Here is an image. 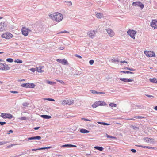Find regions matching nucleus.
<instances>
[{
    "mask_svg": "<svg viewBox=\"0 0 157 157\" xmlns=\"http://www.w3.org/2000/svg\"><path fill=\"white\" fill-rule=\"evenodd\" d=\"M49 16L53 20L58 22L61 21L63 19L62 14L58 12H55L52 14H50Z\"/></svg>",
    "mask_w": 157,
    "mask_h": 157,
    "instance_id": "1",
    "label": "nucleus"
},
{
    "mask_svg": "<svg viewBox=\"0 0 157 157\" xmlns=\"http://www.w3.org/2000/svg\"><path fill=\"white\" fill-rule=\"evenodd\" d=\"M2 38L6 39H10L13 37V35L10 33L6 32L1 35Z\"/></svg>",
    "mask_w": 157,
    "mask_h": 157,
    "instance_id": "2",
    "label": "nucleus"
},
{
    "mask_svg": "<svg viewBox=\"0 0 157 157\" xmlns=\"http://www.w3.org/2000/svg\"><path fill=\"white\" fill-rule=\"evenodd\" d=\"M127 33L131 38L133 39H135V36L137 33L136 31L133 30L129 29Z\"/></svg>",
    "mask_w": 157,
    "mask_h": 157,
    "instance_id": "3",
    "label": "nucleus"
},
{
    "mask_svg": "<svg viewBox=\"0 0 157 157\" xmlns=\"http://www.w3.org/2000/svg\"><path fill=\"white\" fill-rule=\"evenodd\" d=\"M144 53L148 57H155V53L153 51H145Z\"/></svg>",
    "mask_w": 157,
    "mask_h": 157,
    "instance_id": "4",
    "label": "nucleus"
},
{
    "mask_svg": "<svg viewBox=\"0 0 157 157\" xmlns=\"http://www.w3.org/2000/svg\"><path fill=\"white\" fill-rule=\"evenodd\" d=\"M21 86L24 87L34 88L35 85L33 83H25L21 84Z\"/></svg>",
    "mask_w": 157,
    "mask_h": 157,
    "instance_id": "5",
    "label": "nucleus"
},
{
    "mask_svg": "<svg viewBox=\"0 0 157 157\" xmlns=\"http://www.w3.org/2000/svg\"><path fill=\"white\" fill-rule=\"evenodd\" d=\"M61 104L63 105H70L74 103V101L72 100L71 101V100L66 99L64 100L61 101Z\"/></svg>",
    "mask_w": 157,
    "mask_h": 157,
    "instance_id": "6",
    "label": "nucleus"
},
{
    "mask_svg": "<svg viewBox=\"0 0 157 157\" xmlns=\"http://www.w3.org/2000/svg\"><path fill=\"white\" fill-rule=\"evenodd\" d=\"M31 30L25 27H23L21 29L22 34L25 36L28 35L29 32Z\"/></svg>",
    "mask_w": 157,
    "mask_h": 157,
    "instance_id": "7",
    "label": "nucleus"
},
{
    "mask_svg": "<svg viewBox=\"0 0 157 157\" xmlns=\"http://www.w3.org/2000/svg\"><path fill=\"white\" fill-rule=\"evenodd\" d=\"M132 5L135 6H139L141 9H143L144 7V5L140 2H136L132 3Z\"/></svg>",
    "mask_w": 157,
    "mask_h": 157,
    "instance_id": "8",
    "label": "nucleus"
},
{
    "mask_svg": "<svg viewBox=\"0 0 157 157\" xmlns=\"http://www.w3.org/2000/svg\"><path fill=\"white\" fill-rule=\"evenodd\" d=\"M1 116L3 118H9L10 119L12 118L13 117L10 114H8L4 113H2Z\"/></svg>",
    "mask_w": 157,
    "mask_h": 157,
    "instance_id": "9",
    "label": "nucleus"
},
{
    "mask_svg": "<svg viewBox=\"0 0 157 157\" xmlns=\"http://www.w3.org/2000/svg\"><path fill=\"white\" fill-rule=\"evenodd\" d=\"M151 26L155 29L157 28V20H153L151 23Z\"/></svg>",
    "mask_w": 157,
    "mask_h": 157,
    "instance_id": "10",
    "label": "nucleus"
},
{
    "mask_svg": "<svg viewBox=\"0 0 157 157\" xmlns=\"http://www.w3.org/2000/svg\"><path fill=\"white\" fill-rule=\"evenodd\" d=\"M56 61L63 65H66L68 64L67 61L65 59H57Z\"/></svg>",
    "mask_w": 157,
    "mask_h": 157,
    "instance_id": "11",
    "label": "nucleus"
},
{
    "mask_svg": "<svg viewBox=\"0 0 157 157\" xmlns=\"http://www.w3.org/2000/svg\"><path fill=\"white\" fill-rule=\"evenodd\" d=\"M96 34V31L94 30L91 31L88 33L90 37L93 38L94 37Z\"/></svg>",
    "mask_w": 157,
    "mask_h": 157,
    "instance_id": "12",
    "label": "nucleus"
},
{
    "mask_svg": "<svg viewBox=\"0 0 157 157\" xmlns=\"http://www.w3.org/2000/svg\"><path fill=\"white\" fill-rule=\"evenodd\" d=\"M10 68V67L6 63H3V67L2 70L3 71H7L9 70Z\"/></svg>",
    "mask_w": 157,
    "mask_h": 157,
    "instance_id": "13",
    "label": "nucleus"
},
{
    "mask_svg": "<svg viewBox=\"0 0 157 157\" xmlns=\"http://www.w3.org/2000/svg\"><path fill=\"white\" fill-rule=\"evenodd\" d=\"M144 140L146 142L148 143H153L154 140L153 138L148 137L144 138Z\"/></svg>",
    "mask_w": 157,
    "mask_h": 157,
    "instance_id": "14",
    "label": "nucleus"
},
{
    "mask_svg": "<svg viewBox=\"0 0 157 157\" xmlns=\"http://www.w3.org/2000/svg\"><path fill=\"white\" fill-rule=\"evenodd\" d=\"M5 30L4 24L3 23L1 22L0 23V32H2Z\"/></svg>",
    "mask_w": 157,
    "mask_h": 157,
    "instance_id": "15",
    "label": "nucleus"
},
{
    "mask_svg": "<svg viewBox=\"0 0 157 157\" xmlns=\"http://www.w3.org/2000/svg\"><path fill=\"white\" fill-rule=\"evenodd\" d=\"M95 15L96 17L98 19H101L104 17L102 13H96Z\"/></svg>",
    "mask_w": 157,
    "mask_h": 157,
    "instance_id": "16",
    "label": "nucleus"
},
{
    "mask_svg": "<svg viewBox=\"0 0 157 157\" xmlns=\"http://www.w3.org/2000/svg\"><path fill=\"white\" fill-rule=\"evenodd\" d=\"M107 32L109 35L111 37H113L114 35V32L111 29H108L107 30Z\"/></svg>",
    "mask_w": 157,
    "mask_h": 157,
    "instance_id": "17",
    "label": "nucleus"
},
{
    "mask_svg": "<svg viewBox=\"0 0 157 157\" xmlns=\"http://www.w3.org/2000/svg\"><path fill=\"white\" fill-rule=\"evenodd\" d=\"M41 137L40 136H36L29 137L28 138L29 140H40L41 139Z\"/></svg>",
    "mask_w": 157,
    "mask_h": 157,
    "instance_id": "18",
    "label": "nucleus"
},
{
    "mask_svg": "<svg viewBox=\"0 0 157 157\" xmlns=\"http://www.w3.org/2000/svg\"><path fill=\"white\" fill-rule=\"evenodd\" d=\"M44 67L43 66H40L37 67L36 70L38 72L42 73L44 71L43 69L44 68Z\"/></svg>",
    "mask_w": 157,
    "mask_h": 157,
    "instance_id": "19",
    "label": "nucleus"
},
{
    "mask_svg": "<svg viewBox=\"0 0 157 157\" xmlns=\"http://www.w3.org/2000/svg\"><path fill=\"white\" fill-rule=\"evenodd\" d=\"M120 79L124 82H131L134 81L133 79H127L125 78H120Z\"/></svg>",
    "mask_w": 157,
    "mask_h": 157,
    "instance_id": "20",
    "label": "nucleus"
},
{
    "mask_svg": "<svg viewBox=\"0 0 157 157\" xmlns=\"http://www.w3.org/2000/svg\"><path fill=\"white\" fill-rule=\"evenodd\" d=\"M51 148V147H42L36 149H32V150L33 151H36L38 150H42V149H48Z\"/></svg>",
    "mask_w": 157,
    "mask_h": 157,
    "instance_id": "21",
    "label": "nucleus"
},
{
    "mask_svg": "<svg viewBox=\"0 0 157 157\" xmlns=\"http://www.w3.org/2000/svg\"><path fill=\"white\" fill-rule=\"evenodd\" d=\"M76 147V146L75 145H72V144H65V145H63L61 146L62 147Z\"/></svg>",
    "mask_w": 157,
    "mask_h": 157,
    "instance_id": "22",
    "label": "nucleus"
},
{
    "mask_svg": "<svg viewBox=\"0 0 157 157\" xmlns=\"http://www.w3.org/2000/svg\"><path fill=\"white\" fill-rule=\"evenodd\" d=\"M80 132L82 133H89V131L86 129H82L80 130Z\"/></svg>",
    "mask_w": 157,
    "mask_h": 157,
    "instance_id": "23",
    "label": "nucleus"
},
{
    "mask_svg": "<svg viewBox=\"0 0 157 157\" xmlns=\"http://www.w3.org/2000/svg\"><path fill=\"white\" fill-rule=\"evenodd\" d=\"M99 106L105 105L106 104L105 102L102 101H98Z\"/></svg>",
    "mask_w": 157,
    "mask_h": 157,
    "instance_id": "24",
    "label": "nucleus"
},
{
    "mask_svg": "<svg viewBox=\"0 0 157 157\" xmlns=\"http://www.w3.org/2000/svg\"><path fill=\"white\" fill-rule=\"evenodd\" d=\"M149 80L152 82L157 83V80L155 78H150Z\"/></svg>",
    "mask_w": 157,
    "mask_h": 157,
    "instance_id": "25",
    "label": "nucleus"
},
{
    "mask_svg": "<svg viewBox=\"0 0 157 157\" xmlns=\"http://www.w3.org/2000/svg\"><path fill=\"white\" fill-rule=\"evenodd\" d=\"M41 117L45 119H50L51 118V117L50 116H48L47 115H42Z\"/></svg>",
    "mask_w": 157,
    "mask_h": 157,
    "instance_id": "26",
    "label": "nucleus"
},
{
    "mask_svg": "<svg viewBox=\"0 0 157 157\" xmlns=\"http://www.w3.org/2000/svg\"><path fill=\"white\" fill-rule=\"evenodd\" d=\"M98 106H99L98 101H96L92 105V106L93 108H96Z\"/></svg>",
    "mask_w": 157,
    "mask_h": 157,
    "instance_id": "27",
    "label": "nucleus"
},
{
    "mask_svg": "<svg viewBox=\"0 0 157 157\" xmlns=\"http://www.w3.org/2000/svg\"><path fill=\"white\" fill-rule=\"evenodd\" d=\"M94 148L100 151H102L103 150V148L101 147L95 146L94 147Z\"/></svg>",
    "mask_w": 157,
    "mask_h": 157,
    "instance_id": "28",
    "label": "nucleus"
},
{
    "mask_svg": "<svg viewBox=\"0 0 157 157\" xmlns=\"http://www.w3.org/2000/svg\"><path fill=\"white\" fill-rule=\"evenodd\" d=\"M97 123L99 124H102V125H109V124L108 123H105V122H99V121H98V122H97Z\"/></svg>",
    "mask_w": 157,
    "mask_h": 157,
    "instance_id": "29",
    "label": "nucleus"
},
{
    "mask_svg": "<svg viewBox=\"0 0 157 157\" xmlns=\"http://www.w3.org/2000/svg\"><path fill=\"white\" fill-rule=\"evenodd\" d=\"M139 147H143L144 148H148L151 149L152 148V147H149V146H144L142 145H140L139 146Z\"/></svg>",
    "mask_w": 157,
    "mask_h": 157,
    "instance_id": "30",
    "label": "nucleus"
},
{
    "mask_svg": "<svg viewBox=\"0 0 157 157\" xmlns=\"http://www.w3.org/2000/svg\"><path fill=\"white\" fill-rule=\"evenodd\" d=\"M109 105L111 107H116L117 105L113 103H111L109 104Z\"/></svg>",
    "mask_w": 157,
    "mask_h": 157,
    "instance_id": "31",
    "label": "nucleus"
},
{
    "mask_svg": "<svg viewBox=\"0 0 157 157\" xmlns=\"http://www.w3.org/2000/svg\"><path fill=\"white\" fill-rule=\"evenodd\" d=\"M14 62L17 63H22V60L19 59H16L14 61Z\"/></svg>",
    "mask_w": 157,
    "mask_h": 157,
    "instance_id": "32",
    "label": "nucleus"
},
{
    "mask_svg": "<svg viewBox=\"0 0 157 157\" xmlns=\"http://www.w3.org/2000/svg\"><path fill=\"white\" fill-rule=\"evenodd\" d=\"M6 60L7 62L10 63H12L13 61V60L11 58H8L6 59Z\"/></svg>",
    "mask_w": 157,
    "mask_h": 157,
    "instance_id": "33",
    "label": "nucleus"
},
{
    "mask_svg": "<svg viewBox=\"0 0 157 157\" xmlns=\"http://www.w3.org/2000/svg\"><path fill=\"white\" fill-rule=\"evenodd\" d=\"M121 72H123L124 73H127V74H133V73L132 72H130L129 71H121Z\"/></svg>",
    "mask_w": 157,
    "mask_h": 157,
    "instance_id": "34",
    "label": "nucleus"
},
{
    "mask_svg": "<svg viewBox=\"0 0 157 157\" xmlns=\"http://www.w3.org/2000/svg\"><path fill=\"white\" fill-rule=\"evenodd\" d=\"M106 136L107 137V138H110L112 139H116V137H113L112 136L109 135H108L107 134H106Z\"/></svg>",
    "mask_w": 157,
    "mask_h": 157,
    "instance_id": "35",
    "label": "nucleus"
},
{
    "mask_svg": "<svg viewBox=\"0 0 157 157\" xmlns=\"http://www.w3.org/2000/svg\"><path fill=\"white\" fill-rule=\"evenodd\" d=\"M92 93H93V94H95V93H96V94H103L104 93H102V92H97V91L94 90H92L91 91Z\"/></svg>",
    "mask_w": 157,
    "mask_h": 157,
    "instance_id": "36",
    "label": "nucleus"
},
{
    "mask_svg": "<svg viewBox=\"0 0 157 157\" xmlns=\"http://www.w3.org/2000/svg\"><path fill=\"white\" fill-rule=\"evenodd\" d=\"M47 83H48V84H52L56 83V82H55L50 81H47Z\"/></svg>",
    "mask_w": 157,
    "mask_h": 157,
    "instance_id": "37",
    "label": "nucleus"
},
{
    "mask_svg": "<svg viewBox=\"0 0 157 157\" xmlns=\"http://www.w3.org/2000/svg\"><path fill=\"white\" fill-rule=\"evenodd\" d=\"M56 81L60 83H61L62 84H65L64 82L62 80H60L58 79L56 80Z\"/></svg>",
    "mask_w": 157,
    "mask_h": 157,
    "instance_id": "38",
    "label": "nucleus"
},
{
    "mask_svg": "<svg viewBox=\"0 0 157 157\" xmlns=\"http://www.w3.org/2000/svg\"><path fill=\"white\" fill-rule=\"evenodd\" d=\"M134 118H138V119H140V118L142 119V118H144V117H142V116H138L137 117H134Z\"/></svg>",
    "mask_w": 157,
    "mask_h": 157,
    "instance_id": "39",
    "label": "nucleus"
},
{
    "mask_svg": "<svg viewBox=\"0 0 157 157\" xmlns=\"http://www.w3.org/2000/svg\"><path fill=\"white\" fill-rule=\"evenodd\" d=\"M94 62V61L93 60H91L89 61V63L91 65H92Z\"/></svg>",
    "mask_w": 157,
    "mask_h": 157,
    "instance_id": "40",
    "label": "nucleus"
},
{
    "mask_svg": "<svg viewBox=\"0 0 157 157\" xmlns=\"http://www.w3.org/2000/svg\"><path fill=\"white\" fill-rule=\"evenodd\" d=\"M75 56L76 57H77L79 58H80V59H82V57L80 55H77V54H75Z\"/></svg>",
    "mask_w": 157,
    "mask_h": 157,
    "instance_id": "41",
    "label": "nucleus"
},
{
    "mask_svg": "<svg viewBox=\"0 0 157 157\" xmlns=\"http://www.w3.org/2000/svg\"><path fill=\"white\" fill-rule=\"evenodd\" d=\"M3 67V63H0V70H2Z\"/></svg>",
    "mask_w": 157,
    "mask_h": 157,
    "instance_id": "42",
    "label": "nucleus"
},
{
    "mask_svg": "<svg viewBox=\"0 0 157 157\" xmlns=\"http://www.w3.org/2000/svg\"><path fill=\"white\" fill-rule=\"evenodd\" d=\"M30 70L32 72H34L36 71V69L35 68H32L30 69Z\"/></svg>",
    "mask_w": 157,
    "mask_h": 157,
    "instance_id": "43",
    "label": "nucleus"
},
{
    "mask_svg": "<svg viewBox=\"0 0 157 157\" xmlns=\"http://www.w3.org/2000/svg\"><path fill=\"white\" fill-rule=\"evenodd\" d=\"M20 119H21V120H26V117H21V118H20Z\"/></svg>",
    "mask_w": 157,
    "mask_h": 157,
    "instance_id": "44",
    "label": "nucleus"
},
{
    "mask_svg": "<svg viewBox=\"0 0 157 157\" xmlns=\"http://www.w3.org/2000/svg\"><path fill=\"white\" fill-rule=\"evenodd\" d=\"M82 120H85L86 121H91V120L88 119H87L82 118Z\"/></svg>",
    "mask_w": 157,
    "mask_h": 157,
    "instance_id": "45",
    "label": "nucleus"
},
{
    "mask_svg": "<svg viewBox=\"0 0 157 157\" xmlns=\"http://www.w3.org/2000/svg\"><path fill=\"white\" fill-rule=\"evenodd\" d=\"M65 2H66L67 3H69V6H71L72 5V2L71 1H65Z\"/></svg>",
    "mask_w": 157,
    "mask_h": 157,
    "instance_id": "46",
    "label": "nucleus"
},
{
    "mask_svg": "<svg viewBox=\"0 0 157 157\" xmlns=\"http://www.w3.org/2000/svg\"><path fill=\"white\" fill-rule=\"evenodd\" d=\"M15 145V144H11L9 146H8L7 147V148H10V147H11L13 146H14Z\"/></svg>",
    "mask_w": 157,
    "mask_h": 157,
    "instance_id": "47",
    "label": "nucleus"
},
{
    "mask_svg": "<svg viewBox=\"0 0 157 157\" xmlns=\"http://www.w3.org/2000/svg\"><path fill=\"white\" fill-rule=\"evenodd\" d=\"M6 124V122H0V124H1L2 125H3L5 124Z\"/></svg>",
    "mask_w": 157,
    "mask_h": 157,
    "instance_id": "48",
    "label": "nucleus"
},
{
    "mask_svg": "<svg viewBox=\"0 0 157 157\" xmlns=\"http://www.w3.org/2000/svg\"><path fill=\"white\" fill-rule=\"evenodd\" d=\"M126 68L127 70H130L131 71H134L135 70L133 69L132 68H128V67H127Z\"/></svg>",
    "mask_w": 157,
    "mask_h": 157,
    "instance_id": "49",
    "label": "nucleus"
},
{
    "mask_svg": "<svg viewBox=\"0 0 157 157\" xmlns=\"http://www.w3.org/2000/svg\"><path fill=\"white\" fill-rule=\"evenodd\" d=\"M131 151L133 153H135L136 152V150L134 149H131Z\"/></svg>",
    "mask_w": 157,
    "mask_h": 157,
    "instance_id": "50",
    "label": "nucleus"
},
{
    "mask_svg": "<svg viewBox=\"0 0 157 157\" xmlns=\"http://www.w3.org/2000/svg\"><path fill=\"white\" fill-rule=\"evenodd\" d=\"M120 62L121 63H127V62L125 60L124 61H120Z\"/></svg>",
    "mask_w": 157,
    "mask_h": 157,
    "instance_id": "51",
    "label": "nucleus"
},
{
    "mask_svg": "<svg viewBox=\"0 0 157 157\" xmlns=\"http://www.w3.org/2000/svg\"><path fill=\"white\" fill-rule=\"evenodd\" d=\"M10 92L14 94H16V93H18V92L17 91H10Z\"/></svg>",
    "mask_w": 157,
    "mask_h": 157,
    "instance_id": "52",
    "label": "nucleus"
},
{
    "mask_svg": "<svg viewBox=\"0 0 157 157\" xmlns=\"http://www.w3.org/2000/svg\"><path fill=\"white\" fill-rule=\"evenodd\" d=\"M48 100L49 101H54L55 100L53 99H51V98H48L46 99Z\"/></svg>",
    "mask_w": 157,
    "mask_h": 157,
    "instance_id": "53",
    "label": "nucleus"
},
{
    "mask_svg": "<svg viewBox=\"0 0 157 157\" xmlns=\"http://www.w3.org/2000/svg\"><path fill=\"white\" fill-rule=\"evenodd\" d=\"M13 132V131L12 130H10L9 131V132L7 133L8 134H10V133H12Z\"/></svg>",
    "mask_w": 157,
    "mask_h": 157,
    "instance_id": "54",
    "label": "nucleus"
},
{
    "mask_svg": "<svg viewBox=\"0 0 157 157\" xmlns=\"http://www.w3.org/2000/svg\"><path fill=\"white\" fill-rule=\"evenodd\" d=\"M132 127L134 129H136V128H138L137 127H136V126H132Z\"/></svg>",
    "mask_w": 157,
    "mask_h": 157,
    "instance_id": "55",
    "label": "nucleus"
},
{
    "mask_svg": "<svg viewBox=\"0 0 157 157\" xmlns=\"http://www.w3.org/2000/svg\"><path fill=\"white\" fill-rule=\"evenodd\" d=\"M4 144H5V143L3 142H0V145H2Z\"/></svg>",
    "mask_w": 157,
    "mask_h": 157,
    "instance_id": "56",
    "label": "nucleus"
},
{
    "mask_svg": "<svg viewBox=\"0 0 157 157\" xmlns=\"http://www.w3.org/2000/svg\"><path fill=\"white\" fill-rule=\"evenodd\" d=\"M146 96L148 97H153V96L151 95H146Z\"/></svg>",
    "mask_w": 157,
    "mask_h": 157,
    "instance_id": "57",
    "label": "nucleus"
},
{
    "mask_svg": "<svg viewBox=\"0 0 157 157\" xmlns=\"http://www.w3.org/2000/svg\"><path fill=\"white\" fill-rule=\"evenodd\" d=\"M69 33V32H67V31H64L63 32H61L60 33Z\"/></svg>",
    "mask_w": 157,
    "mask_h": 157,
    "instance_id": "58",
    "label": "nucleus"
},
{
    "mask_svg": "<svg viewBox=\"0 0 157 157\" xmlns=\"http://www.w3.org/2000/svg\"><path fill=\"white\" fill-rule=\"evenodd\" d=\"M39 128V127H37L34 128V129L35 130H38Z\"/></svg>",
    "mask_w": 157,
    "mask_h": 157,
    "instance_id": "59",
    "label": "nucleus"
},
{
    "mask_svg": "<svg viewBox=\"0 0 157 157\" xmlns=\"http://www.w3.org/2000/svg\"><path fill=\"white\" fill-rule=\"evenodd\" d=\"M59 49L60 50H63L64 49V48L63 47H61L59 48Z\"/></svg>",
    "mask_w": 157,
    "mask_h": 157,
    "instance_id": "60",
    "label": "nucleus"
},
{
    "mask_svg": "<svg viewBox=\"0 0 157 157\" xmlns=\"http://www.w3.org/2000/svg\"><path fill=\"white\" fill-rule=\"evenodd\" d=\"M154 109L155 110H157V106H155V107H154Z\"/></svg>",
    "mask_w": 157,
    "mask_h": 157,
    "instance_id": "61",
    "label": "nucleus"
},
{
    "mask_svg": "<svg viewBox=\"0 0 157 157\" xmlns=\"http://www.w3.org/2000/svg\"><path fill=\"white\" fill-rule=\"evenodd\" d=\"M128 119L129 120H134V119H133V118H131V119Z\"/></svg>",
    "mask_w": 157,
    "mask_h": 157,
    "instance_id": "62",
    "label": "nucleus"
},
{
    "mask_svg": "<svg viewBox=\"0 0 157 157\" xmlns=\"http://www.w3.org/2000/svg\"><path fill=\"white\" fill-rule=\"evenodd\" d=\"M25 80L24 79H23L22 80H20V81H25Z\"/></svg>",
    "mask_w": 157,
    "mask_h": 157,
    "instance_id": "63",
    "label": "nucleus"
},
{
    "mask_svg": "<svg viewBox=\"0 0 157 157\" xmlns=\"http://www.w3.org/2000/svg\"><path fill=\"white\" fill-rule=\"evenodd\" d=\"M3 61V60H2V59H0V62H1V61Z\"/></svg>",
    "mask_w": 157,
    "mask_h": 157,
    "instance_id": "64",
    "label": "nucleus"
}]
</instances>
